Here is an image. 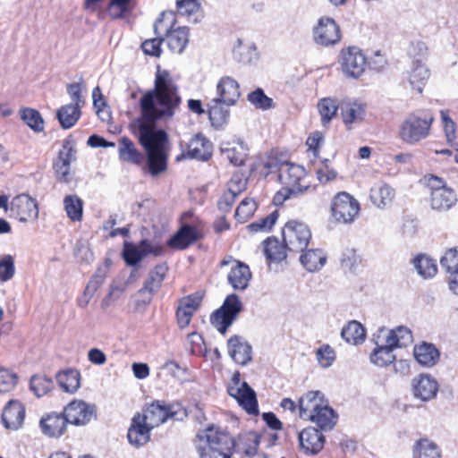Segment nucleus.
I'll return each instance as SVG.
<instances>
[{
	"instance_id": "f257e3e1",
	"label": "nucleus",
	"mask_w": 458,
	"mask_h": 458,
	"mask_svg": "<svg viewBox=\"0 0 458 458\" xmlns=\"http://www.w3.org/2000/svg\"><path fill=\"white\" fill-rule=\"evenodd\" d=\"M181 103L178 87L170 72L158 68L154 89L141 97L140 116L134 121V125L138 128L139 141L147 153V168L152 176H157L167 167L165 154L167 134L163 130H157L156 123L159 120L172 118Z\"/></svg>"
},
{
	"instance_id": "f03ea898",
	"label": "nucleus",
	"mask_w": 458,
	"mask_h": 458,
	"mask_svg": "<svg viewBox=\"0 0 458 458\" xmlns=\"http://www.w3.org/2000/svg\"><path fill=\"white\" fill-rule=\"evenodd\" d=\"M373 340L377 347L370 354V361L378 367H386L395 360L393 351L408 346L412 342L411 331L404 326L391 330L381 328Z\"/></svg>"
},
{
	"instance_id": "7ed1b4c3",
	"label": "nucleus",
	"mask_w": 458,
	"mask_h": 458,
	"mask_svg": "<svg viewBox=\"0 0 458 458\" xmlns=\"http://www.w3.org/2000/svg\"><path fill=\"white\" fill-rule=\"evenodd\" d=\"M197 438L199 458H231L233 454V437L220 427L210 425L199 430Z\"/></svg>"
},
{
	"instance_id": "20e7f679",
	"label": "nucleus",
	"mask_w": 458,
	"mask_h": 458,
	"mask_svg": "<svg viewBox=\"0 0 458 458\" xmlns=\"http://www.w3.org/2000/svg\"><path fill=\"white\" fill-rule=\"evenodd\" d=\"M434 121L435 118L430 110H416L402 121L398 129V137L408 145H416L428 137Z\"/></svg>"
},
{
	"instance_id": "39448f33",
	"label": "nucleus",
	"mask_w": 458,
	"mask_h": 458,
	"mask_svg": "<svg viewBox=\"0 0 458 458\" xmlns=\"http://www.w3.org/2000/svg\"><path fill=\"white\" fill-rule=\"evenodd\" d=\"M174 23L175 13L172 11L163 12L154 24V31L156 35L165 36V40L173 53L182 54L189 43V29H174Z\"/></svg>"
},
{
	"instance_id": "423d86ee",
	"label": "nucleus",
	"mask_w": 458,
	"mask_h": 458,
	"mask_svg": "<svg viewBox=\"0 0 458 458\" xmlns=\"http://www.w3.org/2000/svg\"><path fill=\"white\" fill-rule=\"evenodd\" d=\"M306 176V170L303 166L285 162L282 163L278 168V178L282 185H284L283 191L284 195L281 191H278L274 198L276 204L280 203L281 199L285 200L292 195L308 191L310 190L314 191L316 187L307 185L301 187L300 182Z\"/></svg>"
},
{
	"instance_id": "0eeeda50",
	"label": "nucleus",
	"mask_w": 458,
	"mask_h": 458,
	"mask_svg": "<svg viewBox=\"0 0 458 458\" xmlns=\"http://www.w3.org/2000/svg\"><path fill=\"white\" fill-rule=\"evenodd\" d=\"M242 310V303L238 295L230 294L225 298L223 305L213 312L210 322L218 332L225 335Z\"/></svg>"
},
{
	"instance_id": "6e6552de",
	"label": "nucleus",
	"mask_w": 458,
	"mask_h": 458,
	"mask_svg": "<svg viewBox=\"0 0 458 458\" xmlns=\"http://www.w3.org/2000/svg\"><path fill=\"white\" fill-rule=\"evenodd\" d=\"M283 241L289 251L301 252L306 250L311 240L309 226L299 221H289L283 228Z\"/></svg>"
},
{
	"instance_id": "1a4fd4ad",
	"label": "nucleus",
	"mask_w": 458,
	"mask_h": 458,
	"mask_svg": "<svg viewBox=\"0 0 458 458\" xmlns=\"http://www.w3.org/2000/svg\"><path fill=\"white\" fill-rule=\"evenodd\" d=\"M359 201L346 191L338 192L332 199L331 214L338 223L351 224L358 216Z\"/></svg>"
},
{
	"instance_id": "9d476101",
	"label": "nucleus",
	"mask_w": 458,
	"mask_h": 458,
	"mask_svg": "<svg viewBox=\"0 0 458 458\" xmlns=\"http://www.w3.org/2000/svg\"><path fill=\"white\" fill-rule=\"evenodd\" d=\"M428 186L431 190V208L435 210L444 211L450 209L456 202L457 197L454 191L437 176L428 179Z\"/></svg>"
},
{
	"instance_id": "9b49d317",
	"label": "nucleus",
	"mask_w": 458,
	"mask_h": 458,
	"mask_svg": "<svg viewBox=\"0 0 458 458\" xmlns=\"http://www.w3.org/2000/svg\"><path fill=\"white\" fill-rule=\"evenodd\" d=\"M9 210L11 216L21 223L36 221L39 212L38 201L25 193L19 194L12 199Z\"/></svg>"
},
{
	"instance_id": "f8f14e48",
	"label": "nucleus",
	"mask_w": 458,
	"mask_h": 458,
	"mask_svg": "<svg viewBox=\"0 0 458 458\" xmlns=\"http://www.w3.org/2000/svg\"><path fill=\"white\" fill-rule=\"evenodd\" d=\"M341 67L346 77L357 79L365 72L367 58L360 48L350 47L342 51Z\"/></svg>"
},
{
	"instance_id": "ddd939ff",
	"label": "nucleus",
	"mask_w": 458,
	"mask_h": 458,
	"mask_svg": "<svg viewBox=\"0 0 458 458\" xmlns=\"http://www.w3.org/2000/svg\"><path fill=\"white\" fill-rule=\"evenodd\" d=\"M313 38L317 44L328 47L338 43L341 32L338 24L331 17H321L313 29Z\"/></svg>"
},
{
	"instance_id": "4468645a",
	"label": "nucleus",
	"mask_w": 458,
	"mask_h": 458,
	"mask_svg": "<svg viewBox=\"0 0 458 458\" xmlns=\"http://www.w3.org/2000/svg\"><path fill=\"white\" fill-rule=\"evenodd\" d=\"M76 160L74 141L66 139L63 143V149L59 151L57 159L54 162V170L58 181L69 182L71 181V163Z\"/></svg>"
},
{
	"instance_id": "2eb2a0df",
	"label": "nucleus",
	"mask_w": 458,
	"mask_h": 458,
	"mask_svg": "<svg viewBox=\"0 0 458 458\" xmlns=\"http://www.w3.org/2000/svg\"><path fill=\"white\" fill-rule=\"evenodd\" d=\"M168 272V267L165 264H158L152 268L144 281L143 286L138 293L143 296L142 302L149 304L153 296L159 291Z\"/></svg>"
},
{
	"instance_id": "dca6fc26",
	"label": "nucleus",
	"mask_w": 458,
	"mask_h": 458,
	"mask_svg": "<svg viewBox=\"0 0 458 458\" xmlns=\"http://www.w3.org/2000/svg\"><path fill=\"white\" fill-rule=\"evenodd\" d=\"M64 413L70 424L84 426L95 416L96 406L81 400H74L64 408Z\"/></svg>"
},
{
	"instance_id": "f3484780",
	"label": "nucleus",
	"mask_w": 458,
	"mask_h": 458,
	"mask_svg": "<svg viewBox=\"0 0 458 458\" xmlns=\"http://www.w3.org/2000/svg\"><path fill=\"white\" fill-rule=\"evenodd\" d=\"M213 144L202 133H197L187 144L186 149L177 160L182 158L196 159L199 161H208L212 156Z\"/></svg>"
},
{
	"instance_id": "a211bd4d",
	"label": "nucleus",
	"mask_w": 458,
	"mask_h": 458,
	"mask_svg": "<svg viewBox=\"0 0 458 458\" xmlns=\"http://www.w3.org/2000/svg\"><path fill=\"white\" fill-rule=\"evenodd\" d=\"M227 392L248 414H259L256 393L247 382H242L241 386H229Z\"/></svg>"
},
{
	"instance_id": "6ab92c4d",
	"label": "nucleus",
	"mask_w": 458,
	"mask_h": 458,
	"mask_svg": "<svg viewBox=\"0 0 458 458\" xmlns=\"http://www.w3.org/2000/svg\"><path fill=\"white\" fill-rule=\"evenodd\" d=\"M173 407L163 402L155 401L146 407L140 418L152 428L165 423L169 418L175 415Z\"/></svg>"
},
{
	"instance_id": "aec40b11",
	"label": "nucleus",
	"mask_w": 458,
	"mask_h": 458,
	"mask_svg": "<svg viewBox=\"0 0 458 458\" xmlns=\"http://www.w3.org/2000/svg\"><path fill=\"white\" fill-rule=\"evenodd\" d=\"M411 389L415 398L428 402L437 396L438 383L430 375L422 373L412 378Z\"/></svg>"
},
{
	"instance_id": "412c9836",
	"label": "nucleus",
	"mask_w": 458,
	"mask_h": 458,
	"mask_svg": "<svg viewBox=\"0 0 458 458\" xmlns=\"http://www.w3.org/2000/svg\"><path fill=\"white\" fill-rule=\"evenodd\" d=\"M227 347L228 353L235 363L245 366L251 360L252 347L242 336H231L227 341Z\"/></svg>"
},
{
	"instance_id": "4be33fe9",
	"label": "nucleus",
	"mask_w": 458,
	"mask_h": 458,
	"mask_svg": "<svg viewBox=\"0 0 458 458\" xmlns=\"http://www.w3.org/2000/svg\"><path fill=\"white\" fill-rule=\"evenodd\" d=\"M216 92L214 98L228 106H235L241 98L240 85L230 76H224L218 81Z\"/></svg>"
},
{
	"instance_id": "5701e85b",
	"label": "nucleus",
	"mask_w": 458,
	"mask_h": 458,
	"mask_svg": "<svg viewBox=\"0 0 458 458\" xmlns=\"http://www.w3.org/2000/svg\"><path fill=\"white\" fill-rule=\"evenodd\" d=\"M299 442L301 448L306 454L315 455L323 449L325 437L320 430L310 427L300 432Z\"/></svg>"
},
{
	"instance_id": "b1692460",
	"label": "nucleus",
	"mask_w": 458,
	"mask_h": 458,
	"mask_svg": "<svg viewBox=\"0 0 458 458\" xmlns=\"http://www.w3.org/2000/svg\"><path fill=\"white\" fill-rule=\"evenodd\" d=\"M202 296L199 293L182 298L176 310V319L180 328H185L191 323L193 313L200 305Z\"/></svg>"
},
{
	"instance_id": "393cba45",
	"label": "nucleus",
	"mask_w": 458,
	"mask_h": 458,
	"mask_svg": "<svg viewBox=\"0 0 458 458\" xmlns=\"http://www.w3.org/2000/svg\"><path fill=\"white\" fill-rule=\"evenodd\" d=\"M152 429L140 418V413L135 414L127 433L129 443L136 448L141 447L149 441Z\"/></svg>"
},
{
	"instance_id": "a878e982",
	"label": "nucleus",
	"mask_w": 458,
	"mask_h": 458,
	"mask_svg": "<svg viewBox=\"0 0 458 458\" xmlns=\"http://www.w3.org/2000/svg\"><path fill=\"white\" fill-rule=\"evenodd\" d=\"M220 151L231 164L241 166L245 163L249 148L243 140L238 139L232 141H223L220 144Z\"/></svg>"
},
{
	"instance_id": "bb28decb",
	"label": "nucleus",
	"mask_w": 458,
	"mask_h": 458,
	"mask_svg": "<svg viewBox=\"0 0 458 458\" xmlns=\"http://www.w3.org/2000/svg\"><path fill=\"white\" fill-rule=\"evenodd\" d=\"M199 230L191 225H183L181 228L167 241L168 247L174 250H185L200 238Z\"/></svg>"
},
{
	"instance_id": "cd10ccee",
	"label": "nucleus",
	"mask_w": 458,
	"mask_h": 458,
	"mask_svg": "<svg viewBox=\"0 0 458 458\" xmlns=\"http://www.w3.org/2000/svg\"><path fill=\"white\" fill-rule=\"evenodd\" d=\"M68 420L64 414L52 412L41 418L39 427L42 433L49 437H59L67 426Z\"/></svg>"
},
{
	"instance_id": "c85d7f7f",
	"label": "nucleus",
	"mask_w": 458,
	"mask_h": 458,
	"mask_svg": "<svg viewBox=\"0 0 458 458\" xmlns=\"http://www.w3.org/2000/svg\"><path fill=\"white\" fill-rule=\"evenodd\" d=\"M25 418V408L19 401H9L2 413V421L6 428H19Z\"/></svg>"
},
{
	"instance_id": "c756f323",
	"label": "nucleus",
	"mask_w": 458,
	"mask_h": 458,
	"mask_svg": "<svg viewBox=\"0 0 458 458\" xmlns=\"http://www.w3.org/2000/svg\"><path fill=\"white\" fill-rule=\"evenodd\" d=\"M343 122L348 130L352 129V124L360 123L365 116V105L357 101L346 99L340 105Z\"/></svg>"
},
{
	"instance_id": "7c9ffc66",
	"label": "nucleus",
	"mask_w": 458,
	"mask_h": 458,
	"mask_svg": "<svg viewBox=\"0 0 458 458\" xmlns=\"http://www.w3.org/2000/svg\"><path fill=\"white\" fill-rule=\"evenodd\" d=\"M118 157L122 162L135 165H140L144 162V155L127 137H122L118 140Z\"/></svg>"
},
{
	"instance_id": "2f4dec72",
	"label": "nucleus",
	"mask_w": 458,
	"mask_h": 458,
	"mask_svg": "<svg viewBox=\"0 0 458 458\" xmlns=\"http://www.w3.org/2000/svg\"><path fill=\"white\" fill-rule=\"evenodd\" d=\"M301 252L300 262L310 273L319 271L327 263V254L321 249H310Z\"/></svg>"
},
{
	"instance_id": "473e14b6",
	"label": "nucleus",
	"mask_w": 458,
	"mask_h": 458,
	"mask_svg": "<svg viewBox=\"0 0 458 458\" xmlns=\"http://www.w3.org/2000/svg\"><path fill=\"white\" fill-rule=\"evenodd\" d=\"M231 106L225 105L217 99H211L208 104V117L211 125L216 129H222L229 122Z\"/></svg>"
},
{
	"instance_id": "72a5a7b5",
	"label": "nucleus",
	"mask_w": 458,
	"mask_h": 458,
	"mask_svg": "<svg viewBox=\"0 0 458 458\" xmlns=\"http://www.w3.org/2000/svg\"><path fill=\"white\" fill-rule=\"evenodd\" d=\"M413 355L421 366L431 368L437 363L440 352L433 344L423 342L414 346Z\"/></svg>"
},
{
	"instance_id": "f704fd0d",
	"label": "nucleus",
	"mask_w": 458,
	"mask_h": 458,
	"mask_svg": "<svg viewBox=\"0 0 458 458\" xmlns=\"http://www.w3.org/2000/svg\"><path fill=\"white\" fill-rule=\"evenodd\" d=\"M227 279L234 290H245L251 279L250 267L242 262L236 261V265L231 268Z\"/></svg>"
},
{
	"instance_id": "c9c22d12",
	"label": "nucleus",
	"mask_w": 458,
	"mask_h": 458,
	"mask_svg": "<svg viewBox=\"0 0 458 458\" xmlns=\"http://www.w3.org/2000/svg\"><path fill=\"white\" fill-rule=\"evenodd\" d=\"M234 450L246 456L251 457L257 454L259 445V436L253 431L240 434L237 439L233 438Z\"/></svg>"
},
{
	"instance_id": "e433bc0d",
	"label": "nucleus",
	"mask_w": 458,
	"mask_h": 458,
	"mask_svg": "<svg viewBox=\"0 0 458 458\" xmlns=\"http://www.w3.org/2000/svg\"><path fill=\"white\" fill-rule=\"evenodd\" d=\"M305 420H311L321 429H331L336 423L335 411L322 404L314 412H310Z\"/></svg>"
},
{
	"instance_id": "4c0bfd02",
	"label": "nucleus",
	"mask_w": 458,
	"mask_h": 458,
	"mask_svg": "<svg viewBox=\"0 0 458 458\" xmlns=\"http://www.w3.org/2000/svg\"><path fill=\"white\" fill-rule=\"evenodd\" d=\"M369 197L375 206L384 208L392 203L394 198V190L386 183L378 182L370 189Z\"/></svg>"
},
{
	"instance_id": "58836bf2",
	"label": "nucleus",
	"mask_w": 458,
	"mask_h": 458,
	"mask_svg": "<svg viewBox=\"0 0 458 458\" xmlns=\"http://www.w3.org/2000/svg\"><path fill=\"white\" fill-rule=\"evenodd\" d=\"M55 377L59 386L66 393L73 394L81 386V374L77 369L60 371Z\"/></svg>"
},
{
	"instance_id": "ea45409f",
	"label": "nucleus",
	"mask_w": 458,
	"mask_h": 458,
	"mask_svg": "<svg viewBox=\"0 0 458 458\" xmlns=\"http://www.w3.org/2000/svg\"><path fill=\"white\" fill-rule=\"evenodd\" d=\"M430 76V72L421 60L412 62L411 71L409 75V81L411 87L421 93L423 87Z\"/></svg>"
},
{
	"instance_id": "a19ab883",
	"label": "nucleus",
	"mask_w": 458,
	"mask_h": 458,
	"mask_svg": "<svg viewBox=\"0 0 458 458\" xmlns=\"http://www.w3.org/2000/svg\"><path fill=\"white\" fill-rule=\"evenodd\" d=\"M81 116V108L67 104L61 106L56 112V118L64 130L73 127Z\"/></svg>"
},
{
	"instance_id": "79ce46f5",
	"label": "nucleus",
	"mask_w": 458,
	"mask_h": 458,
	"mask_svg": "<svg viewBox=\"0 0 458 458\" xmlns=\"http://www.w3.org/2000/svg\"><path fill=\"white\" fill-rule=\"evenodd\" d=\"M264 254L267 260L273 262H280L286 259L287 248L285 244H282L278 239L275 237H268L263 242Z\"/></svg>"
},
{
	"instance_id": "37998d69",
	"label": "nucleus",
	"mask_w": 458,
	"mask_h": 458,
	"mask_svg": "<svg viewBox=\"0 0 458 458\" xmlns=\"http://www.w3.org/2000/svg\"><path fill=\"white\" fill-rule=\"evenodd\" d=\"M319 391H310L299 400V416L306 419L310 412H314L322 404V397Z\"/></svg>"
},
{
	"instance_id": "c03bdc74",
	"label": "nucleus",
	"mask_w": 458,
	"mask_h": 458,
	"mask_svg": "<svg viewBox=\"0 0 458 458\" xmlns=\"http://www.w3.org/2000/svg\"><path fill=\"white\" fill-rule=\"evenodd\" d=\"M341 336L347 343L357 345L364 342L366 331L360 322L352 320L343 327Z\"/></svg>"
},
{
	"instance_id": "a18cd8bd",
	"label": "nucleus",
	"mask_w": 458,
	"mask_h": 458,
	"mask_svg": "<svg viewBox=\"0 0 458 458\" xmlns=\"http://www.w3.org/2000/svg\"><path fill=\"white\" fill-rule=\"evenodd\" d=\"M64 209L68 218L72 222H81L83 216V201L76 194L66 195L64 198Z\"/></svg>"
},
{
	"instance_id": "49530a36",
	"label": "nucleus",
	"mask_w": 458,
	"mask_h": 458,
	"mask_svg": "<svg viewBox=\"0 0 458 458\" xmlns=\"http://www.w3.org/2000/svg\"><path fill=\"white\" fill-rule=\"evenodd\" d=\"M122 257L127 266H137L145 258L140 242L135 244L125 241L123 244Z\"/></svg>"
},
{
	"instance_id": "de8ad7c7",
	"label": "nucleus",
	"mask_w": 458,
	"mask_h": 458,
	"mask_svg": "<svg viewBox=\"0 0 458 458\" xmlns=\"http://www.w3.org/2000/svg\"><path fill=\"white\" fill-rule=\"evenodd\" d=\"M413 265L419 275L424 278L433 277L437 272L436 261L426 255L417 256L413 259Z\"/></svg>"
},
{
	"instance_id": "09e8293b",
	"label": "nucleus",
	"mask_w": 458,
	"mask_h": 458,
	"mask_svg": "<svg viewBox=\"0 0 458 458\" xmlns=\"http://www.w3.org/2000/svg\"><path fill=\"white\" fill-rule=\"evenodd\" d=\"M339 107L340 106L335 98H325L318 102V108L321 115L323 125H327L330 123L333 117L336 114Z\"/></svg>"
},
{
	"instance_id": "8fccbe9b",
	"label": "nucleus",
	"mask_w": 458,
	"mask_h": 458,
	"mask_svg": "<svg viewBox=\"0 0 458 458\" xmlns=\"http://www.w3.org/2000/svg\"><path fill=\"white\" fill-rule=\"evenodd\" d=\"M21 118L34 131L40 132L44 130V120L38 110L29 107L22 108Z\"/></svg>"
},
{
	"instance_id": "3c124183",
	"label": "nucleus",
	"mask_w": 458,
	"mask_h": 458,
	"mask_svg": "<svg viewBox=\"0 0 458 458\" xmlns=\"http://www.w3.org/2000/svg\"><path fill=\"white\" fill-rule=\"evenodd\" d=\"M133 7V0H111L107 10L110 17L116 20L123 18Z\"/></svg>"
},
{
	"instance_id": "603ef678",
	"label": "nucleus",
	"mask_w": 458,
	"mask_h": 458,
	"mask_svg": "<svg viewBox=\"0 0 458 458\" xmlns=\"http://www.w3.org/2000/svg\"><path fill=\"white\" fill-rule=\"evenodd\" d=\"M414 458H440L437 446L427 439L420 440L414 450Z\"/></svg>"
},
{
	"instance_id": "864d4df0",
	"label": "nucleus",
	"mask_w": 458,
	"mask_h": 458,
	"mask_svg": "<svg viewBox=\"0 0 458 458\" xmlns=\"http://www.w3.org/2000/svg\"><path fill=\"white\" fill-rule=\"evenodd\" d=\"M53 386V380L46 376H33L30 379V389L38 397L47 394Z\"/></svg>"
},
{
	"instance_id": "5fc2aeb1",
	"label": "nucleus",
	"mask_w": 458,
	"mask_h": 458,
	"mask_svg": "<svg viewBox=\"0 0 458 458\" xmlns=\"http://www.w3.org/2000/svg\"><path fill=\"white\" fill-rule=\"evenodd\" d=\"M247 99L259 109L267 110L273 106V99L268 98L260 88H258L254 91L249 93Z\"/></svg>"
},
{
	"instance_id": "6e6d98bb",
	"label": "nucleus",
	"mask_w": 458,
	"mask_h": 458,
	"mask_svg": "<svg viewBox=\"0 0 458 458\" xmlns=\"http://www.w3.org/2000/svg\"><path fill=\"white\" fill-rule=\"evenodd\" d=\"M256 47L254 46H243L238 39V46L233 48L234 58L242 64H250L256 58Z\"/></svg>"
},
{
	"instance_id": "4d7b16f0",
	"label": "nucleus",
	"mask_w": 458,
	"mask_h": 458,
	"mask_svg": "<svg viewBox=\"0 0 458 458\" xmlns=\"http://www.w3.org/2000/svg\"><path fill=\"white\" fill-rule=\"evenodd\" d=\"M278 216V211L275 210L266 217H263L256 222L251 223L250 225H248V228L251 233L268 232L276 224Z\"/></svg>"
},
{
	"instance_id": "13d9d810",
	"label": "nucleus",
	"mask_w": 458,
	"mask_h": 458,
	"mask_svg": "<svg viewBox=\"0 0 458 458\" xmlns=\"http://www.w3.org/2000/svg\"><path fill=\"white\" fill-rule=\"evenodd\" d=\"M257 208V203L254 199L245 198L235 210V217L241 222H246L255 212Z\"/></svg>"
},
{
	"instance_id": "bf43d9fd",
	"label": "nucleus",
	"mask_w": 458,
	"mask_h": 458,
	"mask_svg": "<svg viewBox=\"0 0 458 458\" xmlns=\"http://www.w3.org/2000/svg\"><path fill=\"white\" fill-rule=\"evenodd\" d=\"M440 265L448 274L458 271V247L449 249L440 259Z\"/></svg>"
},
{
	"instance_id": "052dcab7",
	"label": "nucleus",
	"mask_w": 458,
	"mask_h": 458,
	"mask_svg": "<svg viewBox=\"0 0 458 458\" xmlns=\"http://www.w3.org/2000/svg\"><path fill=\"white\" fill-rule=\"evenodd\" d=\"M316 357L321 367L328 368L335 360V352L329 344H323L317 350Z\"/></svg>"
},
{
	"instance_id": "680f3d73",
	"label": "nucleus",
	"mask_w": 458,
	"mask_h": 458,
	"mask_svg": "<svg viewBox=\"0 0 458 458\" xmlns=\"http://www.w3.org/2000/svg\"><path fill=\"white\" fill-rule=\"evenodd\" d=\"M17 376L11 370L0 368V393L12 391L17 384Z\"/></svg>"
},
{
	"instance_id": "e2e57ef3",
	"label": "nucleus",
	"mask_w": 458,
	"mask_h": 458,
	"mask_svg": "<svg viewBox=\"0 0 458 458\" xmlns=\"http://www.w3.org/2000/svg\"><path fill=\"white\" fill-rule=\"evenodd\" d=\"M15 273L13 258L5 255L0 259V280L6 282L11 280Z\"/></svg>"
},
{
	"instance_id": "0e129e2a",
	"label": "nucleus",
	"mask_w": 458,
	"mask_h": 458,
	"mask_svg": "<svg viewBox=\"0 0 458 458\" xmlns=\"http://www.w3.org/2000/svg\"><path fill=\"white\" fill-rule=\"evenodd\" d=\"M239 194L238 188H228V191L225 192L217 202V208L220 211L226 213L232 208L237 195Z\"/></svg>"
},
{
	"instance_id": "69168bd1",
	"label": "nucleus",
	"mask_w": 458,
	"mask_h": 458,
	"mask_svg": "<svg viewBox=\"0 0 458 458\" xmlns=\"http://www.w3.org/2000/svg\"><path fill=\"white\" fill-rule=\"evenodd\" d=\"M164 40L163 34L157 35L155 38L145 40L141 46L144 53L152 56H159L161 54V43Z\"/></svg>"
},
{
	"instance_id": "338daca9",
	"label": "nucleus",
	"mask_w": 458,
	"mask_h": 458,
	"mask_svg": "<svg viewBox=\"0 0 458 458\" xmlns=\"http://www.w3.org/2000/svg\"><path fill=\"white\" fill-rule=\"evenodd\" d=\"M140 247L143 249L144 256L152 255L154 257H161L165 254V247L158 242H152L148 239L140 241Z\"/></svg>"
},
{
	"instance_id": "774afa93",
	"label": "nucleus",
	"mask_w": 458,
	"mask_h": 458,
	"mask_svg": "<svg viewBox=\"0 0 458 458\" xmlns=\"http://www.w3.org/2000/svg\"><path fill=\"white\" fill-rule=\"evenodd\" d=\"M106 278V274L98 269L89 279V283L85 287L86 295L94 296L96 292L100 288V286L104 284Z\"/></svg>"
}]
</instances>
